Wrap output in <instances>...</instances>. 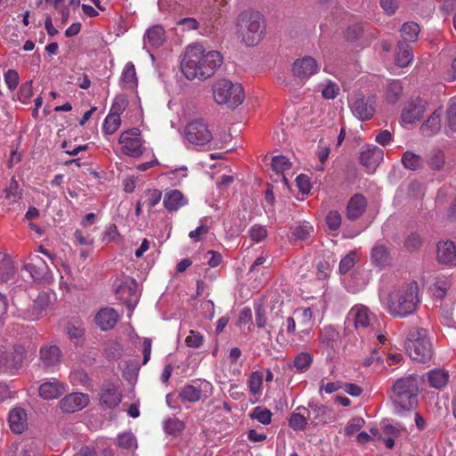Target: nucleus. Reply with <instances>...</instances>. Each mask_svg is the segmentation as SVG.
Instances as JSON below:
<instances>
[{
    "mask_svg": "<svg viewBox=\"0 0 456 456\" xmlns=\"http://www.w3.org/2000/svg\"><path fill=\"white\" fill-rule=\"evenodd\" d=\"M222 63L223 56L219 52H207L201 45H191L186 48L181 69L189 80H205L213 76Z\"/></svg>",
    "mask_w": 456,
    "mask_h": 456,
    "instance_id": "f257e3e1",
    "label": "nucleus"
},
{
    "mask_svg": "<svg viewBox=\"0 0 456 456\" xmlns=\"http://www.w3.org/2000/svg\"><path fill=\"white\" fill-rule=\"evenodd\" d=\"M387 312L395 317H405L415 312L419 302V288L416 282H411L393 289L384 299Z\"/></svg>",
    "mask_w": 456,
    "mask_h": 456,
    "instance_id": "f03ea898",
    "label": "nucleus"
},
{
    "mask_svg": "<svg viewBox=\"0 0 456 456\" xmlns=\"http://www.w3.org/2000/svg\"><path fill=\"white\" fill-rule=\"evenodd\" d=\"M418 378L410 375L397 379L393 387L391 399L397 412L410 411L418 404Z\"/></svg>",
    "mask_w": 456,
    "mask_h": 456,
    "instance_id": "7ed1b4c3",
    "label": "nucleus"
},
{
    "mask_svg": "<svg viewBox=\"0 0 456 456\" xmlns=\"http://www.w3.org/2000/svg\"><path fill=\"white\" fill-rule=\"evenodd\" d=\"M406 350L411 359L420 362H428L433 356V346L428 330L412 327L406 339Z\"/></svg>",
    "mask_w": 456,
    "mask_h": 456,
    "instance_id": "20e7f679",
    "label": "nucleus"
},
{
    "mask_svg": "<svg viewBox=\"0 0 456 456\" xmlns=\"http://www.w3.org/2000/svg\"><path fill=\"white\" fill-rule=\"evenodd\" d=\"M213 97L218 105H226L235 109L245 99L243 88L239 83H232L228 79L217 80L212 87Z\"/></svg>",
    "mask_w": 456,
    "mask_h": 456,
    "instance_id": "39448f33",
    "label": "nucleus"
},
{
    "mask_svg": "<svg viewBox=\"0 0 456 456\" xmlns=\"http://www.w3.org/2000/svg\"><path fill=\"white\" fill-rule=\"evenodd\" d=\"M184 137L187 142L194 148L203 147L210 143L213 139L208 124L202 118L191 120L186 125Z\"/></svg>",
    "mask_w": 456,
    "mask_h": 456,
    "instance_id": "423d86ee",
    "label": "nucleus"
},
{
    "mask_svg": "<svg viewBox=\"0 0 456 456\" xmlns=\"http://www.w3.org/2000/svg\"><path fill=\"white\" fill-rule=\"evenodd\" d=\"M214 387L212 384L205 379L195 380L186 384L179 391V397L187 403H196L212 395Z\"/></svg>",
    "mask_w": 456,
    "mask_h": 456,
    "instance_id": "0eeeda50",
    "label": "nucleus"
},
{
    "mask_svg": "<svg viewBox=\"0 0 456 456\" xmlns=\"http://www.w3.org/2000/svg\"><path fill=\"white\" fill-rule=\"evenodd\" d=\"M350 108L359 120H370L376 112V95L365 96L362 93L356 94L350 103Z\"/></svg>",
    "mask_w": 456,
    "mask_h": 456,
    "instance_id": "6e6552de",
    "label": "nucleus"
},
{
    "mask_svg": "<svg viewBox=\"0 0 456 456\" xmlns=\"http://www.w3.org/2000/svg\"><path fill=\"white\" fill-rule=\"evenodd\" d=\"M118 142L122 145V152L128 157L139 158L143 153L142 134L138 128L123 132Z\"/></svg>",
    "mask_w": 456,
    "mask_h": 456,
    "instance_id": "1a4fd4ad",
    "label": "nucleus"
},
{
    "mask_svg": "<svg viewBox=\"0 0 456 456\" xmlns=\"http://www.w3.org/2000/svg\"><path fill=\"white\" fill-rule=\"evenodd\" d=\"M117 297L126 305L128 317L132 314L138 301L139 295L136 290V282L131 280L129 282H123L116 289Z\"/></svg>",
    "mask_w": 456,
    "mask_h": 456,
    "instance_id": "9d476101",
    "label": "nucleus"
},
{
    "mask_svg": "<svg viewBox=\"0 0 456 456\" xmlns=\"http://www.w3.org/2000/svg\"><path fill=\"white\" fill-rule=\"evenodd\" d=\"M29 260L24 268L35 281H47L52 279L51 271L42 257L35 254L29 256Z\"/></svg>",
    "mask_w": 456,
    "mask_h": 456,
    "instance_id": "9b49d317",
    "label": "nucleus"
},
{
    "mask_svg": "<svg viewBox=\"0 0 456 456\" xmlns=\"http://www.w3.org/2000/svg\"><path fill=\"white\" fill-rule=\"evenodd\" d=\"M427 110V102L417 97L412 99L403 108L401 120L404 124H414L419 121Z\"/></svg>",
    "mask_w": 456,
    "mask_h": 456,
    "instance_id": "f8f14e48",
    "label": "nucleus"
},
{
    "mask_svg": "<svg viewBox=\"0 0 456 456\" xmlns=\"http://www.w3.org/2000/svg\"><path fill=\"white\" fill-rule=\"evenodd\" d=\"M25 353L26 349L21 345H15L12 351L6 354L1 350V369L9 372L20 369Z\"/></svg>",
    "mask_w": 456,
    "mask_h": 456,
    "instance_id": "ddd939ff",
    "label": "nucleus"
},
{
    "mask_svg": "<svg viewBox=\"0 0 456 456\" xmlns=\"http://www.w3.org/2000/svg\"><path fill=\"white\" fill-rule=\"evenodd\" d=\"M122 400L119 386L114 382H106L102 385L100 393V403L107 409L117 407Z\"/></svg>",
    "mask_w": 456,
    "mask_h": 456,
    "instance_id": "4468645a",
    "label": "nucleus"
},
{
    "mask_svg": "<svg viewBox=\"0 0 456 456\" xmlns=\"http://www.w3.org/2000/svg\"><path fill=\"white\" fill-rule=\"evenodd\" d=\"M236 26L240 28H259L260 27H265V20L259 11L248 9L239 14Z\"/></svg>",
    "mask_w": 456,
    "mask_h": 456,
    "instance_id": "2eb2a0df",
    "label": "nucleus"
},
{
    "mask_svg": "<svg viewBox=\"0 0 456 456\" xmlns=\"http://www.w3.org/2000/svg\"><path fill=\"white\" fill-rule=\"evenodd\" d=\"M318 70L319 66L316 61L310 56H305L302 59L296 60L292 68L294 76L300 80L308 79Z\"/></svg>",
    "mask_w": 456,
    "mask_h": 456,
    "instance_id": "dca6fc26",
    "label": "nucleus"
},
{
    "mask_svg": "<svg viewBox=\"0 0 456 456\" xmlns=\"http://www.w3.org/2000/svg\"><path fill=\"white\" fill-rule=\"evenodd\" d=\"M89 403V396L84 393H71L60 401V408L65 412H75L84 409Z\"/></svg>",
    "mask_w": 456,
    "mask_h": 456,
    "instance_id": "f3484780",
    "label": "nucleus"
},
{
    "mask_svg": "<svg viewBox=\"0 0 456 456\" xmlns=\"http://www.w3.org/2000/svg\"><path fill=\"white\" fill-rule=\"evenodd\" d=\"M372 319V314L366 306L362 305H354L347 316V322H353L357 330L369 327Z\"/></svg>",
    "mask_w": 456,
    "mask_h": 456,
    "instance_id": "a211bd4d",
    "label": "nucleus"
},
{
    "mask_svg": "<svg viewBox=\"0 0 456 456\" xmlns=\"http://www.w3.org/2000/svg\"><path fill=\"white\" fill-rule=\"evenodd\" d=\"M51 298L49 294L39 293L33 304L28 308L25 318L30 321L38 320L45 312L49 308Z\"/></svg>",
    "mask_w": 456,
    "mask_h": 456,
    "instance_id": "6ab92c4d",
    "label": "nucleus"
},
{
    "mask_svg": "<svg viewBox=\"0 0 456 456\" xmlns=\"http://www.w3.org/2000/svg\"><path fill=\"white\" fill-rule=\"evenodd\" d=\"M187 204L188 200L179 190L171 189L165 191L163 205L168 212H176Z\"/></svg>",
    "mask_w": 456,
    "mask_h": 456,
    "instance_id": "aec40b11",
    "label": "nucleus"
},
{
    "mask_svg": "<svg viewBox=\"0 0 456 456\" xmlns=\"http://www.w3.org/2000/svg\"><path fill=\"white\" fill-rule=\"evenodd\" d=\"M39 395L45 400H53L66 391V385L55 379L44 382L38 388Z\"/></svg>",
    "mask_w": 456,
    "mask_h": 456,
    "instance_id": "412c9836",
    "label": "nucleus"
},
{
    "mask_svg": "<svg viewBox=\"0 0 456 456\" xmlns=\"http://www.w3.org/2000/svg\"><path fill=\"white\" fill-rule=\"evenodd\" d=\"M21 190L20 189L18 182L12 177L9 185L2 191L0 200L2 204L7 208H11L21 199Z\"/></svg>",
    "mask_w": 456,
    "mask_h": 456,
    "instance_id": "4be33fe9",
    "label": "nucleus"
},
{
    "mask_svg": "<svg viewBox=\"0 0 456 456\" xmlns=\"http://www.w3.org/2000/svg\"><path fill=\"white\" fill-rule=\"evenodd\" d=\"M61 352L55 345H46L40 349V361L46 368L58 365L61 362Z\"/></svg>",
    "mask_w": 456,
    "mask_h": 456,
    "instance_id": "5701e85b",
    "label": "nucleus"
},
{
    "mask_svg": "<svg viewBox=\"0 0 456 456\" xmlns=\"http://www.w3.org/2000/svg\"><path fill=\"white\" fill-rule=\"evenodd\" d=\"M437 259L443 264L456 265V244L450 240L439 242Z\"/></svg>",
    "mask_w": 456,
    "mask_h": 456,
    "instance_id": "b1692460",
    "label": "nucleus"
},
{
    "mask_svg": "<svg viewBox=\"0 0 456 456\" xmlns=\"http://www.w3.org/2000/svg\"><path fill=\"white\" fill-rule=\"evenodd\" d=\"M27 413L21 408H15L9 413V425L12 432L21 434L28 427Z\"/></svg>",
    "mask_w": 456,
    "mask_h": 456,
    "instance_id": "393cba45",
    "label": "nucleus"
},
{
    "mask_svg": "<svg viewBox=\"0 0 456 456\" xmlns=\"http://www.w3.org/2000/svg\"><path fill=\"white\" fill-rule=\"evenodd\" d=\"M118 320V315L113 308H103L95 316V322L102 330L112 329Z\"/></svg>",
    "mask_w": 456,
    "mask_h": 456,
    "instance_id": "a878e982",
    "label": "nucleus"
},
{
    "mask_svg": "<svg viewBox=\"0 0 456 456\" xmlns=\"http://www.w3.org/2000/svg\"><path fill=\"white\" fill-rule=\"evenodd\" d=\"M366 200L361 194H355L347 204L346 216L351 220L359 218L366 209Z\"/></svg>",
    "mask_w": 456,
    "mask_h": 456,
    "instance_id": "bb28decb",
    "label": "nucleus"
},
{
    "mask_svg": "<svg viewBox=\"0 0 456 456\" xmlns=\"http://www.w3.org/2000/svg\"><path fill=\"white\" fill-rule=\"evenodd\" d=\"M383 159V151L373 147L362 151L360 155L361 163L370 169L375 168Z\"/></svg>",
    "mask_w": 456,
    "mask_h": 456,
    "instance_id": "cd10ccee",
    "label": "nucleus"
},
{
    "mask_svg": "<svg viewBox=\"0 0 456 456\" xmlns=\"http://www.w3.org/2000/svg\"><path fill=\"white\" fill-rule=\"evenodd\" d=\"M443 110L441 108L436 110L428 120L421 126V133L426 136H430L441 129V116Z\"/></svg>",
    "mask_w": 456,
    "mask_h": 456,
    "instance_id": "c85d7f7f",
    "label": "nucleus"
},
{
    "mask_svg": "<svg viewBox=\"0 0 456 456\" xmlns=\"http://www.w3.org/2000/svg\"><path fill=\"white\" fill-rule=\"evenodd\" d=\"M166 39L164 30H146L143 36L144 48L148 52L151 49L159 48L163 45Z\"/></svg>",
    "mask_w": 456,
    "mask_h": 456,
    "instance_id": "c756f323",
    "label": "nucleus"
},
{
    "mask_svg": "<svg viewBox=\"0 0 456 456\" xmlns=\"http://www.w3.org/2000/svg\"><path fill=\"white\" fill-rule=\"evenodd\" d=\"M403 93V86L400 80H387L386 84L384 96L386 102L389 104L396 103Z\"/></svg>",
    "mask_w": 456,
    "mask_h": 456,
    "instance_id": "7c9ffc66",
    "label": "nucleus"
},
{
    "mask_svg": "<svg viewBox=\"0 0 456 456\" xmlns=\"http://www.w3.org/2000/svg\"><path fill=\"white\" fill-rule=\"evenodd\" d=\"M449 381V373L442 369H435L428 373V382L436 389H443Z\"/></svg>",
    "mask_w": 456,
    "mask_h": 456,
    "instance_id": "2f4dec72",
    "label": "nucleus"
},
{
    "mask_svg": "<svg viewBox=\"0 0 456 456\" xmlns=\"http://www.w3.org/2000/svg\"><path fill=\"white\" fill-rule=\"evenodd\" d=\"M371 262L378 267H384L390 264L391 256L388 249L383 245H376L371 251Z\"/></svg>",
    "mask_w": 456,
    "mask_h": 456,
    "instance_id": "473e14b6",
    "label": "nucleus"
},
{
    "mask_svg": "<svg viewBox=\"0 0 456 456\" xmlns=\"http://www.w3.org/2000/svg\"><path fill=\"white\" fill-rule=\"evenodd\" d=\"M338 338L339 332L333 326L323 327L319 334V340L325 348H334Z\"/></svg>",
    "mask_w": 456,
    "mask_h": 456,
    "instance_id": "72a5a7b5",
    "label": "nucleus"
},
{
    "mask_svg": "<svg viewBox=\"0 0 456 456\" xmlns=\"http://www.w3.org/2000/svg\"><path fill=\"white\" fill-rule=\"evenodd\" d=\"M121 84L125 89H133L137 86L135 67L132 62H127L121 74Z\"/></svg>",
    "mask_w": 456,
    "mask_h": 456,
    "instance_id": "f704fd0d",
    "label": "nucleus"
},
{
    "mask_svg": "<svg viewBox=\"0 0 456 456\" xmlns=\"http://www.w3.org/2000/svg\"><path fill=\"white\" fill-rule=\"evenodd\" d=\"M237 37L246 46H254L257 45L264 37L263 30H238Z\"/></svg>",
    "mask_w": 456,
    "mask_h": 456,
    "instance_id": "c9c22d12",
    "label": "nucleus"
},
{
    "mask_svg": "<svg viewBox=\"0 0 456 456\" xmlns=\"http://www.w3.org/2000/svg\"><path fill=\"white\" fill-rule=\"evenodd\" d=\"M264 374L260 370L252 371L248 379L247 384L249 393L252 395H261L263 391Z\"/></svg>",
    "mask_w": 456,
    "mask_h": 456,
    "instance_id": "e433bc0d",
    "label": "nucleus"
},
{
    "mask_svg": "<svg viewBox=\"0 0 456 456\" xmlns=\"http://www.w3.org/2000/svg\"><path fill=\"white\" fill-rule=\"evenodd\" d=\"M412 59H413V54H412L411 47L403 42H399L398 43V52L396 53V58H395V63L399 67H406L411 62Z\"/></svg>",
    "mask_w": 456,
    "mask_h": 456,
    "instance_id": "4c0bfd02",
    "label": "nucleus"
},
{
    "mask_svg": "<svg viewBox=\"0 0 456 456\" xmlns=\"http://www.w3.org/2000/svg\"><path fill=\"white\" fill-rule=\"evenodd\" d=\"M402 163L406 169L418 170L423 167L424 160L420 155L412 151H405L402 157Z\"/></svg>",
    "mask_w": 456,
    "mask_h": 456,
    "instance_id": "58836bf2",
    "label": "nucleus"
},
{
    "mask_svg": "<svg viewBox=\"0 0 456 456\" xmlns=\"http://www.w3.org/2000/svg\"><path fill=\"white\" fill-rule=\"evenodd\" d=\"M308 406L310 408L309 418L314 425L325 422V417L328 411V408L325 405L310 402Z\"/></svg>",
    "mask_w": 456,
    "mask_h": 456,
    "instance_id": "ea45409f",
    "label": "nucleus"
},
{
    "mask_svg": "<svg viewBox=\"0 0 456 456\" xmlns=\"http://www.w3.org/2000/svg\"><path fill=\"white\" fill-rule=\"evenodd\" d=\"M15 268L12 262L4 254L0 252V283L5 282L12 277Z\"/></svg>",
    "mask_w": 456,
    "mask_h": 456,
    "instance_id": "a19ab883",
    "label": "nucleus"
},
{
    "mask_svg": "<svg viewBox=\"0 0 456 456\" xmlns=\"http://www.w3.org/2000/svg\"><path fill=\"white\" fill-rule=\"evenodd\" d=\"M314 232V227L307 222H304L292 228L291 236L294 240H306Z\"/></svg>",
    "mask_w": 456,
    "mask_h": 456,
    "instance_id": "79ce46f5",
    "label": "nucleus"
},
{
    "mask_svg": "<svg viewBox=\"0 0 456 456\" xmlns=\"http://www.w3.org/2000/svg\"><path fill=\"white\" fill-rule=\"evenodd\" d=\"M273 413L270 410L263 406H256L250 412L249 417L253 419H256L263 425H268L272 421Z\"/></svg>",
    "mask_w": 456,
    "mask_h": 456,
    "instance_id": "37998d69",
    "label": "nucleus"
},
{
    "mask_svg": "<svg viewBox=\"0 0 456 456\" xmlns=\"http://www.w3.org/2000/svg\"><path fill=\"white\" fill-rule=\"evenodd\" d=\"M120 125V117L109 113L104 119L102 130L106 134H113L119 128Z\"/></svg>",
    "mask_w": 456,
    "mask_h": 456,
    "instance_id": "c03bdc74",
    "label": "nucleus"
},
{
    "mask_svg": "<svg viewBox=\"0 0 456 456\" xmlns=\"http://www.w3.org/2000/svg\"><path fill=\"white\" fill-rule=\"evenodd\" d=\"M313 362V356L309 353H300L294 359V366L299 372H305Z\"/></svg>",
    "mask_w": 456,
    "mask_h": 456,
    "instance_id": "a18cd8bd",
    "label": "nucleus"
},
{
    "mask_svg": "<svg viewBox=\"0 0 456 456\" xmlns=\"http://www.w3.org/2000/svg\"><path fill=\"white\" fill-rule=\"evenodd\" d=\"M428 164L433 170H440L444 166V154L441 150H433L430 152Z\"/></svg>",
    "mask_w": 456,
    "mask_h": 456,
    "instance_id": "49530a36",
    "label": "nucleus"
},
{
    "mask_svg": "<svg viewBox=\"0 0 456 456\" xmlns=\"http://www.w3.org/2000/svg\"><path fill=\"white\" fill-rule=\"evenodd\" d=\"M272 167L277 175H283L285 171L291 168V163L285 156H275L272 159Z\"/></svg>",
    "mask_w": 456,
    "mask_h": 456,
    "instance_id": "de8ad7c7",
    "label": "nucleus"
},
{
    "mask_svg": "<svg viewBox=\"0 0 456 456\" xmlns=\"http://www.w3.org/2000/svg\"><path fill=\"white\" fill-rule=\"evenodd\" d=\"M248 234L254 242L259 243L265 240L268 233L265 226L254 224L248 229Z\"/></svg>",
    "mask_w": 456,
    "mask_h": 456,
    "instance_id": "09e8293b",
    "label": "nucleus"
},
{
    "mask_svg": "<svg viewBox=\"0 0 456 456\" xmlns=\"http://www.w3.org/2000/svg\"><path fill=\"white\" fill-rule=\"evenodd\" d=\"M357 256L354 252H350L345 256L339 262L338 270L340 274L347 273L355 265Z\"/></svg>",
    "mask_w": 456,
    "mask_h": 456,
    "instance_id": "8fccbe9b",
    "label": "nucleus"
},
{
    "mask_svg": "<svg viewBox=\"0 0 456 456\" xmlns=\"http://www.w3.org/2000/svg\"><path fill=\"white\" fill-rule=\"evenodd\" d=\"M183 429V424L177 418H170L164 422V430L168 435L175 436Z\"/></svg>",
    "mask_w": 456,
    "mask_h": 456,
    "instance_id": "3c124183",
    "label": "nucleus"
},
{
    "mask_svg": "<svg viewBox=\"0 0 456 456\" xmlns=\"http://www.w3.org/2000/svg\"><path fill=\"white\" fill-rule=\"evenodd\" d=\"M306 424L307 419L298 412L292 413L289 419V426L295 431L304 430Z\"/></svg>",
    "mask_w": 456,
    "mask_h": 456,
    "instance_id": "603ef678",
    "label": "nucleus"
},
{
    "mask_svg": "<svg viewBox=\"0 0 456 456\" xmlns=\"http://www.w3.org/2000/svg\"><path fill=\"white\" fill-rule=\"evenodd\" d=\"M126 106H127V100L124 96H122V95L116 96L109 113L113 114V115H118V117H120V115L126 110Z\"/></svg>",
    "mask_w": 456,
    "mask_h": 456,
    "instance_id": "864d4df0",
    "label": "nucleus"
},
{
    "mask_svg": "<svg viewBox=\"0 0 456 456\" xmlns=\"http://www.w3.org/2000/svg\"><path fill=\"white\" fill-rule=\"evenodd\" d=\"M118 445L123 449H132L136 447V439L131 433H124L118 437Z\"/></svg>",
    "mask_w": 456,
    "mask_h": 456,
    "instance_id": "5fc2aeb1",
    "label": "nucleus"
},
{
    "mask_svg": "<svg viewBox=\"0 0 456 456\" xmlns=\"http://www.w3.org/2000/svg\"><path fill=\"white\" fill-rule=\"evenodd\" d=\"M338 86L332 81H329L323 86L322 94L324 99L332 100L338 96Z\"/></svg>",
    "mask_w": 456,
    "mask_h": 456,
    "instance_id": "6e6d98bb",
    "label": "nucleus"
},
{
    "mask_svg": "<svg viewBox=\"0 0 456 456\" xmlns=\"http://www.w3.org/2000/svg\"><path fill=\"white\" fill-rule=\"evenodd\" d=\"M293 314L299 324L304 326L310 324L313 318V312L310 308H305L303 310L297 309L294 311Z\"/></svg>",
    "mask_w": 456,
    "mask_h": 456,
    "instance_id": "4d7b16f0",
    "label": "nucleus"
},
{
    "mask_svg": "<svg viewBox=\"0 0 456 456\" xmlns=\"http://www.w3.org/2000/svg\"><path fill=\"white\" fill-rule=\"evenodd\" d=\"M33 94L32 81H27L20 86L18 100L26 103Z\"/></svg>",
    "mask_w": 456,
    "mask_h": 456,
    "instance_id": "13d9d810",
    "label": "nucleus"
},
{
    "mask_svg": "<svg viewBox=\"0 0 456 456\" xmlns=\"http://www.w3.org/2000/svg\"><path fill=\"white\" fill-rule=\"evenodd\" d=\"M341 221V216L336 210L330 211L326 216V224L328 227L332 231H336L340 227Z\"/></svg>",
    "mask_w": 456,
    "mask_h": 456,
    "instance_id": "bf43d9fd",
    "label": "nucleus"
},
{
    "mask_svg": "<svg viewBox=\"0 0 456 456\" xmlns=\"http://www.w3.org/2000/svg\"><path fill=\"white\" fill-rule=\"evenodd\" d=\"M203 339V336L199 331L191 330L185 338V344L189 347L198 348L201 346Z\"/></svg>",
    "mask_w": 456,
    "mask_h": 456,
    "instance_id": "052dcab7",
    "label": "nucleus"
},
{
    "mask_svg": "<svg viewBox=\"0 0 456 456\" xmlns=\"http://www.w3.org/2000/svg\"><path fill=\"white\" fill-rule=\"evenodd\" d=\"M4 81L11 91L16 89L19 85V74L14 69H8L4 74Z\"/></svg>",
    "mask_w": 456,
    "mask_h": 456,
    "instance_id": "680f3d73",
    "label": "nucleus"
},
{
    "mask_svg": "<svg viewBox=\"0 0 456 456\" xmlns=\"http://www.w3.org/2000/svg\"><path fill=\"white\" fill-rule=\"evenodd\" d=\"M342 381L329 382L326 384H324L323 381H322L319 387V394L322 395L323 391L326 394H332L339 389H342Z\"/></svg>",
    "mask_w": 456,
    "mask_h": 456,
    "instance_id": "e2e57ef3",
    "label": "nucleus"
},
{
    "mask_svg": "<svg viewBox=\"0 0 456 456\" xmlns=\"http://www.w3.org/2000/svg\"><path fill=\"white\" fill-rule=\"evenodd\" d=\"M162 193L158 189H151L146 191V202L149 208H153L160 201Z\"/></svg>",
    "mask_w": 456,
    "mask_h": 456,
    "instance_id": "0e129e2a",
    "label": "nucleus"
},
{
    "mask_svg": "<svg viewBox=\"0 0 456 456\" xmlns=\"http://www.w3.org/2000/svg\"><path fill=\"white\" fill-rule=\"evenodd\" d=\"M363 424L362 419H354L347 423L345 428V435L347 436H351L358 432Z\"/></svg>",
    "mask_w": 456,
    "mask_h": 456,
    "instance_id": "69168bd1",
    "label": "nucleus"
},
{
    "mask_svg": "<svg viewBox=\"0 0 456 456\" xmlns=\"http://www.w3.org/2000/svg\"><path fill=\"white\" fill-rule=\"evenodd\" d=\"M40 448L35 442L26 443L21 450L20 456H39Z\"/></svg>",
    "mask_w": 456,
    "mask_h": 456,
    "instance_id": "338daca9",
    "label": "nucleus"
},
{
    "mask_svg": "<svg viewBox=\"0 0 456 456\" xmlns=\"http://www.w3.org/2000/svg\"><path fill=\"white\" fill-rule=\"evenodd\" d=\"M447 125L452 133H456V102L452 103L447 110Z\"/></svg>",
    "mask_w": 456,
    "mask_h": 456,
    "instance_id": "774afa93",
    "label": "nucleus"
}]
</instances>
